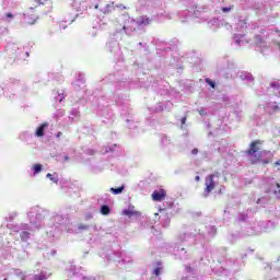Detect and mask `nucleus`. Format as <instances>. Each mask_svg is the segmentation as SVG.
<instances>
[{"mask_svg":"<svg viewBox=\"0 0 280 280\" xmlns=\"http://www.w3.org/2000/svg\"><path fill=\"white\" fill-rule=\"evenodd\" d=\"M261 145H264V140H254L249 143V148L246 150V154H248V156H254L252 159V165H257V163L268 165L271 163L270 159L261 160V154H264V152H259V150H261Z\"/></svg>","mask_w":280,"mask_h":280,"instance_id":"1","label":"nucleus"},{"mask_svg":"<svg viewBox=\"0 0 280 280\" xmlns=\"http://www.w3.org/2000/svg\"><path fill=\"white\" fill-rule=\"evenodd\" d=\"M219 178H220V175L218 173L210 174L206 177L205 194L207 196H209V194H211V191H213V189H215V187H218L220 185Z\"/></svg>","mask_w":280,"mask_h":280,"instance_id":"2","label":"nucleus"},{"mask_svg":"<svg viewBox=\"0 0 280 280\" xmlns=\"http://www.w3.org/2000/svg\"><path fill=\"white\" fill-rule=\"evenodd\" d=\"M167 197V191H165V189L161 188L159 190H154L151 195L152 200H154V202H163V200H165V198Z\"/></svg>","mask_w":280,"mask_h":280,"instance_id":"3","label":"nucleus"},{"mask_svg":"<svg viewBox=\"0 0 280 280\" xmlns=\"http://www.w3.org/2000/svg\"><path fill=\"white\" fill-rule=\"evenodd\" d=\"M48 126H49L48 122L42 124V125L37 128V130H36V136H37V137H45V128H47Z\"/></svg>","mask_w":280,"mask_h":280,"instance_id":"4","label":"nucleus"},{"mask_svg":"<svg viewBox=\"0 0 280 280\" xmlns=\"http://www.w3.org/2000/svg\"><path fill=\"white\" fill-rule=\"evenodd\" d=\"M139 25H150V18L148 16H140L138 19Z\"/></svg>","mask_w":280,"mask_h":280,"instance_id":"5","label":"nucleus"},{"mask_svg":"<svg viewBox=\"0 0 280 280\" xmlns=\"http://www.w3.org/2000/svg\"><path fill=\"white\" fill-rule=\"evenodd\" d=\"M124 189H126L125 186H120L118 188H110V192L114 194V196H117V195L121 194L124 191Z\"/></svg>","mask_w":280,"mask_h":280,"instance_id":"6","label":"nucleus"},{"mask_svg":"<svg viewBox=\"0 0 280 280\" xmlns=\"http://www.w3.org/2000/svg\"><path fill=\"white\" fill-rule=\"evenodd\" d=\"M101 213L103 215H108L110 213V208L108 206H106V205L102 206L101 207Z\"/></svg>","mask_w":280,"mask_h":280,"instance_id":"7","label":"nucleus"},{"mask_svg":"<svg viewBox=\"0 0 280 280\" xmlns=\"http://www.w3.org/2000/svg\"><path fill=\"white\" fill-rule=\"evenodd\" d=\"M255 43L256 45H264L266 43V40H264V37H261V35H255Z\"/></svg>","mask_w":280,"mask_h":280,"instance_id":"8","label":"nucleus"},{"mask_svg":"<svg viewBox=\"0 0 280 280\" xmlns=\"http://www.w3.org/2000/svg\"><path fill=\"white\" fill-rule=\"evenodd\" d=\"M33 168H34V175L40 174V172H43V165L40 164H34Z\"/></svg>","mask_w":280,"mask_h":280,"instance_id":"9","label":"nucleus"},{"mask_svg":"<svg viewBox=\"0 0 280 280\" xmlns=\"http://www.w3.org/2000/svg\"><path fill=\"white\" fill-rule=\"evenodd\" d=\"M20 237H21L22 242H27V240H30V232H26V231L22 232L20 234Z\"/></svg>","mask_w":280,"mask_h":280,"instance_id":"10","label":"nucleus"},{"mask_svg":"<svg viewBox=\"0 0 280 280\" xmlns=\"http://www.w3.org/2000/svg\"><path fill=\"white\" fill-rule=\"evenodd\" d=\"M47 277H45V273H38L34 276V280H45Z\"/></svg>","mask_w":280,"mask_h":280,"instance_id":"11","label":"nucleus"},{"mask_svg":"<svg viewBox=\"0 0 280 280\" xmlns=\"http://www.w3.org/2000/svg\"><path fill=\"white\" fill-rule=\"evenodd\" d=\"M206 83L209 84V86H211V89H215V82L211 81V79L207 78Z\"/></svg>","mask_w":280,"mask_h":280,"instance_id":"12","label":"nucleus"},{"mask_svg":"<svg viewBox=\"0 0 280 280\" xmlns=\"http://www.w3.org/2000/svg\"><path fill=\"white\" fill-rule=\"evenodd\" d=\"M122 215H128V218H132V215H135V212H132L130 210H124Z\"/></svg>","mask_w":280,"mask_h":280,"instance_id":"13","label":"nucleus"},{"mask_svg":"<svg viewBox=\"0 0 280 280\" xmlns=\"http://www.w3.org/2000/svg\"><path fill=\"white\" fill-rule=\"evenodd\" d=\"M270 86L272 88V89H280V84H279V82H277V81H275V82H271L270 83Z\"/></svg>","mask_w":280,"mask_h":280,"instance_id":"14","label":"nucleus"},{"mask_svg":"<svg viewBox=\"0 0 280 280\" xmlns=\"http://www.w3.org/2000/svg\"><path fill=\"white\" fill-rule=\"evenodd\" d=\"M221 10H222V12H231V10H233V5H231V7H223Z\"/></svg>","mask_w":280,"mask_h":280,"instance_id":"15","label":"nucleus"},{"mask_svg":"<svg viewBox=\"0 0 280 280\" xmlns=\"http://www.w3.org/2000/svg\"><path fill=\"white\" fill-rule=\"evenodd\" d=\"M153 273L155 275V277H159L161 275V268L160 267L155 268Z\"/></svg>","mask_w":280,"mask_h":280,"instance_id":"16","label":"nucleus"},{"mask_svg":"<svg viewBox=\"0 0 280 280\" xmlns=\"http://www.w3.org/2000/svg\"><path fill=\"white\" fill-rule=\"evenodd\" d=\"M46 177L56 183V179L54 178V175H51V173H48Z\"/></svg>","mask_w":280,"mask_h":280,"instance_id":"17","label":"nucleus"},{"mask_svg":"<svg viewBox=\"0 0 280 280\" xmlns=\"http://www.w3.org/2000/svg\"><path fill=\"white\" fill-rule=\"evenodd\" d=\"M186 122H187V116L182 118V126H185Z\"/></svg>","mask_w":280,"mask_h":280,"instance_id":"18","label":"nucleus"},{"mask_svg":"<svg viewBox=\"0 0 280 280\" xmlns=\"http://www.w3.org/2000/svg\"><path fill=\"white\" fill-rule=\"evenodd\" d=\"M79 229L85 230V229H89V225L81 224V225H79Z\"/></svg>","mask_w":280,"mask_h":280,"instance_id":"19","label":"nucleus"},{"mask_svg":"<svg viewBox=\"0 0 280 280\" xmlns=\"http://www.w3.org/2000/svg\"><path fill=\"white\" fill-rule=\"evenodd\" d=\"M5 16L7 19H14V15H12V13H7Z\"/></svg>","mask_w":280,"mask_h":280,"instance_id":"20","label":"nucleus"},{"mask_svg":"<svg viewBox=\"0 0 280 280\" xmlns=\"http://www.w3.org/2000/svg\"><path fill=\"white\" fill-rule=\"evenodd\" d=\"M191 154H194V155L198 154V149H192Z\"/></svg>","mask_w":280,"mask_h":280,"instance_id":"21","label":"nucleus"},{"mask_svg":"<svg viewBox=\"0 0 280 280\" xmlns=\"http://www.w3.org/2000/svg\"><path fill=\"white\" fill-rule=\"evenodd\" d=\"M276 187L279 189V190H278V194H280V184L277 183V184H276Z\"/></svg>","mask_w":280,"mask_h":280,"instance_id":"22","label":"nucleus"},{"mask_svg":"<svg viewBox=\"0 0 280 280\" xmlns=\"http://www.w3.org/2000/svg\"><path fill=\"white\" fill-rule=\"evenodd\" d=\"M59 137H62V132L60 131L57 133V139H59Z\"/></svg>","mask_w":280,"mask_h":280,"instance_id":"23","label":"nucleus"},{"mask_svg":"<svg viewBox=\"0 0 280 280\" xmlns=\"http://www.w3.org/2000/svg\"><path fill=\"white\" fill-rule=\"evenodd\" d=\"M195 180L198 183V182L200 180V176L197 175V176L195 177Z\"/></svg>","mask_w":280,"mask_h":280,"instance_id":"24","label":"nucleus"},{"mask_svg":"<svg viewBox=\"0 0 280 280\" xmlns=\"http://www.w3.org/2000/svg\"><path fill=\"white\" fill-rule=\"evenodd\" d=\"M69 159H70L69 155L63 156L65 161H69Z\"/></svg>","mask_w":280,"mask_h":280,"instance_id":"25","label":"nucleus"},{"mask_svg":"<svg viewBox=\"0 0 280 280\" xmlns=\"http://www.w3.org/2000/svg\"><path fill=\"white\" fill-rule=\"evenodd\" d=\"M275 165H280V160H278L277 162H275Z\"/></svg>","mask_w":280,"mask_h":280,"instance_id":"26","label":"nucleus"},{"mask_svg":"<svg viewBox=\"0 0 280 280\" xmlns=\"http://www.w3.org/2000/svg\"><path fill=\"white\" fill-rule=\"evenodd\" d=\"M219 194H222V188H221V189H219Z\"/></svg>","mask_w":280,"mask_h":280,"instance_id":"27","label":"nucleus"},{"mask_svg":"<svg viewBox=\"0 0 280 280\" xmlns=\"http://www.w3.org/2000/svg\"><path fill=\"white\" fill-rule=\"evenodd\" d=\"M158 266H161V262H158Z\"/></svg>","mask_w":280,"mask_h":280,"instance_id":"28","label":"nucleus"},{"mask_svg":"<svg viewBox=\"0 0 280 280\" xmlns=\"http://www.w3.org/2000/svg\"><path fill=\"white\" fill-rule=\"evenodd\" d=\"M4 280H8L7 278H4Z\"/></svg>","mask_w":280,"mask_h":280,"instance_id":"29","label":"nucleus"}]
</instances>
